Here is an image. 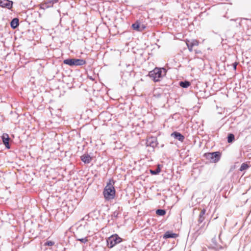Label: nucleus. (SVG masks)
I'll return each instance as SVG.
<instances>
[{
    "mask_svg": "<svg viewBox=\"0 0 251 251\" xmlns=\"http://www.w3.org/2000/svg\"><path fill=\"white\" fill-rule=\"evenodd\" d=\"M92 158L88 154H84L81 156V160L85 164H89L91 162Z\"/></svg>",
    "mask_w": 251,
    "mask_h": 251,
    "instance_id": "12",
    "label": "nucleus"
},
{
    "mask_svg": "<svg viewBox=\"0 0 251 251\" xmlns=\"http://www.w3.org/2000/svg\"><path fill=\"white\" fill-rule=\"evenodd\" d=\"M145 26L144 25H142V26H141V29H142V30L143 29H144L145 28Z\"/></svg>",
    "mask_w": 251,
    "mask_h": 251,
    "instance_id": "28",
    "label": "nucleus"
},
{
    "mask_svg": "<svg viewBox=\"0 0 251 251\" xmlns=\"http://www.w3.org/2000/svg\"><path fill=\"white\" fill-rule=\"evenodd\" d=\"M221 153L219 151L208 152L205 153L206 158L212 163H216L219 161L221 158Z\"/></svg>",
    "mask_w": 251,
    "mask_h": 251,
    "instance_id": "5",
    "label": "nucleus"
},
{
    "mask_svg": "<svg viewBox=\"0 0 251 251\" xmlns=\"http://www.w3.org/2000/svg\"><path fill=\"white\" fill-rule=\"evenodd\" d=\"M206 212V210L205 209H203L201 210L199 217L198 222L199 223H201L204 220V215Z\"/></svg>",
    "mask_w": 251,
    "mask_h": 251,
    "instance_id": "16",
    "label": "nucleus"
},
{
    "mask_svg": "<svg viewBox=\"0 0 251 251\" xmlns=\"http://www.w3.org/2000/svg\"><path fill=\"white\" fill-rule=\"evenodd\" d=\"M166 212L164 209H158L156 211V214L159 216H164Z\"/></svg>",
    "mask_w": 251,
    "mask_h": 251,
    "instance_id": "21",
    "label": "nucleus"
},
{
    "mask_svg": "<svg viewBox=\"0 0 251 251\" xmlns=\"http://www.w3.org/2000/svg\"><path fill=\"white\" fill-rule=\"evenodd\" d=\"M75 238H76V240L77 241H80L81 243H86L88 242V239H87V237H84V238H78L77 236H75Z\"/></svg>",
    "mask_w": 251,
    "mask_h": 251,
    "instance_id": "20",
    "label": "nucleus"
},
{
    "mask_svg": "<svg viewBox=\"0 0 251 251\" xmlns=\"http://www.w3.org/2000/svg\"><path fill=\"white\" fill-rule=\"evenodd\" d=\"M132 28L137 31H141L142 29H141V25L138 22H136L132 25Z\"/></svg>",
    "mask_w": 251,
    "mask_h": 251,
    "instance_id": "17",
    "label": "nucleus"
},
{
    "mask_svg": "<svg viewBox=\"0 0 251 251\" xmlns=\"http://www.w3.org/2000/svg\"><path fill=\"white\" fill-rule=\"evenodd\" d=\"M235 139L234 135L232 133H229L227 136V142L232 143Z\"/></svg>",
    "mask_w": 251,
    "mask_h": 251,
    "instance_id": "19",
    "label": "nucleus"
},
{
    "mask_svg": "<svg viewBox=\"0 0 251 251\" xmlns=\"http://www.w3.org/2000/svg\"><path fill=\"white\" fill-rule=\"evenodd\" d=\"M177 234L173 233L170 231H167L165 233V234L163 235V238L164 239H167V238H175L177 237Z\"/></svg>",
    "mask_w": 251,
    "mask_h": 251,
    "instance_id": "13",
    "label": "nucleus"
},
{
    "mask_svg": "<svg viewBox=\"0 0 251 251\" xmlns=\"http://www.w3.org/2000/svg\"><path fill=\"white\" fill-rule=\"evenodd\" d=\"M243 20H245L247 21V24L248 25H251V20H247V19H244Z\"/></svg>",
    "mask_w": 251,
    "mask_h": 251,
    "instance_id": "26",
    "label": "nucleus"
},
{
    "mask_svg": "<svg viewBox=\"0 0 251 251\" xmlns=\"http://www.w3.org/2000/svg\"><path fill=\"white\" fill-rule=\"evenodd\" d=\"M19 19L18 18H14L12 20L10 23L11 27L15 29L19 25Z\"/></svg>",
    "mask_w": 251,
    "mask_h": 251,
    "instance_id": "15",
    "label": "nucleus"
},
{
    "mask_svg": "<svg viewBox=\"0 0 251 251\" xmlns=\"http://www.w3.org/2000/svg\"><path fill=\"white\" fill-rule=\"evenodd\" d=\"M58 1V0H48L43 5L46 8L51 7H52L53 4L57 3Z\"/></svg>",
    "mask_w": 251,
    "mask_h": 251,
    "instance_id": "14",
    "label": "nucleus"
},
{
    "mask_svg": "<svg viewBox=\"0 0 251 251\" xmlns=\"http://www.w3.org/2000/svg\"><path fill=\"white\" fill-rule=\"evenodd\" d=\"M63 63L70 66H82L85 64L86 62L85 60L82 59L68 58L65 59Z\"/></svg>",
    "mask_w": 251,
    "mask_h": 251,
    "instance_id": "3",
    "label": "nucleus"
},
{
    "mask_svg": "<svg viewBox=\"0 0 251 251\" xmlns=\"http://www.w3.org/2000/svg\"><path fill=\"white\" fill-rule=\"evenodd\" d=\"M187 46L188 48V50L190 51H192V48L194 46H197L199 45V42L197 40H193L191 42H186Z\"/></svg>",
    "mask_w": 251,
    "mask_h": 251,
    "instance_id": "11",
    "label": "nucleus"
},
{
    "mask_svg": "<svg viewBox=\"0 0 251 251\" xmlns=\"http://www.w3.org/2000/svg\"><path fill=\"white\" fill-rule=\"evenodd\" d=\"M210 246L212 249L215 250H219L222 249V246L217 243L215 236L212 239Z\"/></svg>",
    "mask_w": 251,
    "mask_h": 251,
    "instance_id": "9",
    "label": "nucleus"
},
{
    "mask_svg": "<svg viewBox=\"0 0 251 251\" xmlns=\"http://www.w3.org/2000/svg\"><path fill=\"white\" fill-rule=\"evenodd\" d=\"M167 71L164 68H155L149 73L148 76L152 78L154 82H158L166 75Z\"/></svg>",
    "mask_w": 251,
    "mask_h": 251,
    "instance_id": "1",
    "label": "nucleus"
},
{
    "mask_svg": "<svg viewBox=\"0 0 251 251\" xmlns=\"http://www.w3.org/2000/svg\"><path fill=\"white\" fill-rule=\"evenodd\" d=\"M103 194L105 199L107 200L113 199L115 196V190L113 185L110 182L107 183L105 187Z\"/></svg>",
    "mask_w": 251,
    "mask_h": 251,
    "instance_id": "2",
    "label": "nucleus"
},
{
    "mask_svg": "<svg viewBox=\"0 0 251 251\" xmlns=\"http://www.w3.org/2000/svg\"><path fill=\"white\" fill-rule=\"evenodd\" d=\"M3 144L7 149H10V147L9 144V137L7 134H3L1 137Z\"/></svg>",
    "mask_w": 251,
    "mask_h": 251,
    "instance_id": "10",
    "label": "nucleus"
},
{
    "mask_svg": "<svg viewBox=\"0 0 251 251\" xmlns=\"http://www.w3.org/2000/svg\"><path fill=\"white\" fill-rule=\"evenodd\" d=\"M150 172L152 175H156L160 172V169L159 167H158L155 170H151Z\"/></svg>",
    "mask_w": 251,
    "mask_h": 251,
    "instance_id": "23",
    "label": "nucleus"
},
{
    "mask_svg": "<svg viewBox=\"0 0 251 251\" xmlns=\"http://www.w3.org/2000/svg\"><path fill=\"white\" fill-rule=\"evenodd\" d=\"M237 64L238 63L237 62H234L233 63V68L234 70H236Z\"/></svg>",
    "mask_w": 251,
    "mask_h": 251,
    "instance_id": "27",
    "label": "nucleus"
},
{
    "mask_svg": "<svg viewBox=\"0 0 251 251\" xmlns=\"http://www.w3.org/2000/svg\"><path fill=\"white\" fill-rule=\"evenodd\" d=\"M157 139L155 137H151L149 138L146 141L147 146H150L153 148L157 146Z\"/></svg>",
    "mask_w": 251,
    "mask_h": 251,
    "instance_id": "7",
    "label": "nucleus"
},
{
    "mask_svg": "<svg viewBox=\"0 0 251 251\" xmlns=\"http://www.w3.org/2000/svg\"><path fill=\"white\" fill-rule=\"evenodd\" d=\"M118 214H119V213L116 211L113 213L112 216L114 218H117L118 216Z\"/></svg>",
    "mask_w": 251,
    "mask_h": 251,
    "instance_id": "25",
    "label": "nucleus"
},
{
    "mask_svg": "<svg viewBox=\"0 0 251 251\" xmlns=\"http://www.w3.org/2000/svg\"><path fill=\"white\" fill-rule=\"evenodd\" d=\"M171 136L174 137L175 139L178 140L181 142H183L185 139L184 136L182 134L177 131L173 132L171 134Z\"/></svg>",
    "mask_w": 251,
    "mask_h": 251,
    "instance_id": "8",
    "label": "nucleus"
},
{
    "mask_svg": "<svg viewBox=\"0 0 251 251\" xmlns=\"http://www.w3.org/2000/svg\"><path fill=\"white\" fill-rule=\"evenodd\" d=\"M248 168H249V166L248 165V164H247L246 163H243L240 167V171H243L245 170H246Z\"/></svg>",
    "mask_w": 251,
    "mask_h": 251,
    "instance_id": "22",
    "label": "nucleus"
},
{
    "mask_svg": "<svg viewBox=\"0 0 251 251\" xmlns=\"http://www.w3.org/2000/svg\"><path fill=\"white\" fill-rule=\"evenodd\" d=\"M179 85L182 88H186L190 85V83L188 81H180Z\"/></svg>",
    "mask_w": 251,
    "mask_h": 251,
    "instance_id": "18",
    "label": "nucleus"
},
{
    "mask_svg": "<svg viewBox=\"0 0 251 251\" xmlns=\"http://www.w3.org/2000/svg\"><path fill=\"white\" fill-rule=\"evenodd\" d=\"M122 241L117 234L112 235L107 239V245L109 248H112L117 244L121 243Z\"/></svg>",
    "mask_w": 251,
    "mask_h": 251,
    "instance_id": "4",
    "label": "nucleus"
},
{
    "mask_svg": "<svg viewBox=\"0 0 251 251\" xmlns=\"http://www.w3.org/2000/svg\"><path fill=\"white\" fill-rule=\"evenodd\" d=\"M13 1L9 0H0V6L11 9L13 6Z\"/></svg>",
    "mask_w": 251,
    "mask_h": 251,
    "instance_id": "6",
    "label": "nucleus"
},
{
    "mask_svg": "<svg viewBox=\"0 0 251 251\" xmlns=\"http://www.w3.org/2000/svg\"><path fill=\"white\" fill-rule=\"evenodd\" d=\"M54 244V242L51 241H47L45 243V246H52Z\"/></svg>",
    "mask_w": 251,
    "mask_h": 251,
    "instance_id": "24",
    "label": "nucleus"
}]
</instances>
